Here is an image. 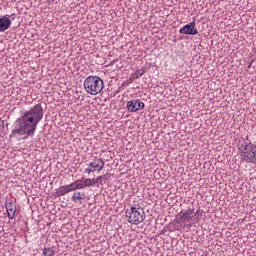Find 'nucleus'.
Here are the masks:
<instances>
[{"label": "nucleus", "mask_w": 256, "mask_h": 256, "mask_svg": "<svg viewBox=\"0 0 256 256\" xmlns=\"http://www.w3.org/2000/svg\"><path fill=\"white\" fill-rule=\"evenodd\" d=\"M41 119H43V106H41V104H36L30 110L25 111L16 120L12 135H26V137H33Z\"/></svg>", "instance_id": "obj_1"}, {"label": "nucleus", "mask_w": 256, "mask_h": 256, "mask_svg": "<svg viewBox=\"0 0 256 256\" xmlns=\"http://www.w3.org/2000/svg\"><path fill=\"white\" fill-rule=\"evenodd\" d=\"M236 147L241 163H252V165H256V144L251 142L249 135L241 137Z\"/></svg>", "instance_id": "obj_2"}, {"label": "nucleus", "mask_w": 256, "mask_h": 256, "mask_svg": "<svg viewBox=\"0 0 256 256\" xmlns=\"http://www.w3.org/2000/svg\"><path fill=\"white\" fill-rule=\"evenodd\" d=\"M105 83L99 76H88L84 80V89L88 95H99L103 91Z\"/></svg>", "instance_id": "obj_3"}, {"label": "nucleus", "mask_w": 256, "mask_h": 256, "mask_svg": "<svg viewBox=\"0 0 256 256\" xmlns=\"http://www.w3.org/2000/svg\"><path fill=\"white\" fill-rule=\"evenodd\" d=\"M125 218L131 225H139L145 221V210L140 206H132L125 211Z\"/></svg>", "instance_id": "obj_4"}, {"label": "nucleus", "mask_w": 256, "mask_h": 256, "mask_svg": "<svg viewBox=\"0 0 256 256\" xmlns=\"http://www.w3.org/2000/svg\"><path fill=\"white\" fill-rule=\"evenodd\" d=\"M195 217V209L189 208L187 211H181L175 216L174 223H177L178 225H181V227H185L186 223L188 229L193 227L191 224V220Z\"/></svg>", "instance_id": "obj_5"}, {"label": "nucleus", "mask_w": 256, "mask_h": 256, "mask_svg": "<svg viewBox=\"0 0 256 256\" xmlns=\"http://www.w3.org/2000/svg\"><path fill=\"white\" fill-rule=\"evenodd\" d=\"M90 168H86L84 173L87 175H91V173H95V171L101 172L105 167V161L101 158L94 157L93 161L88 164Z\"/></svg>", "instance_id": "obj_6"}, {"label": "nucleus", "mask_w": 256, "mask_h": 256, "mask_svg": "<svg viewBox=\"0 0 256 256\" xmlns=\"http://www.w3.org/2000/svg\"><path fill=\"white\" fill-rule=\"evenodd\" d=\"M77 190H78L77 189V184L74 181L71 184L60 186L56 190V195H58V197H63V195H67V193H71V192L77 191Z\"/></svg>", "instance_id": "obj_7"}, {"label": "nucleus", "mask_w": 256, "mask_h": 256, "mask_svg": "<svg viewBox=\"0 0 256 256\" xmlns=\"http://www.w3.org/2000/svg\"><path fill=\"white\" fill-rule=\"evenodd\" d=\"M179 33H180V35H199V30H197V28H195V20L184 25L179 30Z\"/></svg>", "instance_id": "obj_8"}, {"label": "nucleus", "mask_w": 256, "mask_h": 256, "mask_svg": "<svg viewBox=\"0 0 256 256\" xmlns=\"http://www.w3.org/2000/svg\"><path fill=\"white\" fill-rule=\"evenodd\" d=\"M5 207L7 210L8 218L15 219V214L17 213V205L14 204L13 199L7 197L5 199Z\"/></svg>", "instance_id": "obj_9"}, {"label": "nucleus", "mask_w": 256, "mask_h": 256, "mask_svg": "<svg viewBox=\"0 0 256 256\" xmlns=\"http://www.w3.org/2000/svg\"><path fill=\"white\" fill-rule=\"evenodd\" d=\"M126 107L128 111L135 113L137 111H141V109H145V103H143L141 100H130L127 102Z\"/></svg>", "instance_id": "obj_10"}, {"label": "nucleus", "mask_w": 256, "mask_h": 256, "mask_svg": "<svg viewBox=\"0 0 256 256\" xmlns=\"http://www.w3.org/2000/svg\"><path fill=\"white\" fill-rule=\"evenodd\" d=\"M78 190L85 189L87 187H95V178H82L75 181Z\"/></svg>", "instance_id": "obj_11"}, {"label": "nucleus", "mask_w": 256, "mask_h": 256, "mask_svg": "<svg viewBox=\"0 0 256 256\" xmlns=\"http://www.w3.org/2000/svg\"><path fill=\"white\" fill-rule=\"evenodd\" d=\"M9 27H11V20L9 19V15L0 18V32L7 31Z\"/></svg>", "instance_id": "obj_12"}, {"label": "nucleus", "mask_w": 256, "mask_h": 256, "mask_svg": "<svg viewBox=\"0 0 256 256\" xmlns=\"http://www.w3.org/2000/svg\"><path fill=\"white\" fill-rule=\"evenodd\" d=\"M86 195L85 193H81V192H74L71 198V201H73V203H77V201H83L86 199Z\"/></svg>", "instance_id": "obj_13"}, {"label": "nucleus", "mask_w": 256, "mask_h": 256, "mask_svg": "<svg viewBox=\"0 0 256 256\" xmlns=\"http://www.w3.org/2000/svg\"><path fill=\"white\" fill-rule=\"evenodd\" d=\"M55 255V249L53 248H44L43 249V256H54Z\"/></svg>", "instance_id": "obj_14"}, {"label": "nucleus", "mask_w": 256, "mask_h": 256, "mask_svg": "<svg viewBox=\"0 0 256 256\" xmlns=\"http://www.w3.org/2000/svg\"><path fill=\"white\" fill-rule=\"evenodd\" d=\"M145 75V68H142L133 73V79H139V77H143Z\"/></svg>", "instance_id": "obj_15"}, {"label": "nucleus", "mask_w": 256, "mask_h": 256, "mask_svg": "<svg viewBox=\"0 0 256 256\" xmlns=\"http://www.w3.org/2000/svg\"><path fill=\"white\" fill-rule=\"evenodd\" d=\"M97 183L99 185H103V177L98 176L96 179H94V185H97Z\"/></svg>", "instance_id": "obj_16"}, {"label": "nucleus", "mask_w": 256, "mask_h": 256, "mask_svg": "<svg viewBox=\"0 0 256 256\" xmlns=\"http://www.w3.org/2000/svg\"><path fill=\"white\" fill-rule=\"evenodd\" d=\"M101 177H102V181H108L109 180V174H104Z\"/></svg>", "instance_id": "obj_17"}, {"label": "nucleus", "mask_w": 256, "mask_h": 256, "mask_svg": "<svg viewBox=\"0 0 256 256\" xmlns=\"http://www.w3.org/2000/svg\"><path fill=\"white\" fill-rule=\"evenodd\" d=\"M0 127H5V121L2 118H0Z\"/></svg>", "instance_id": "obj_18"}, {"label": "nucleus", "mask_w": 256, "mask_h": 256, "mask_svg": "<svg viewBox=\"0 0 256 256\" xmlns=\"http://www.w3.org/2000/svg\"><path fill=\"white\" fill-rule=\"evenodd\" d=\"M133 81H135V79H133V74L130 77V83H133Z\"/></svg>", "instance_id": "obj_19"}, {"label": "nucleus", "mask_w": 256, "mask_h": 256, "mask_svg": "<svg viewBox=\"0 0 256 256\" xmlns=\"http://www.w3.org/2000/svg\"><path fill=\"white\" fill-rule=\"evenodd\" d=\"M248 69H251V64H250V65H248Z\"/></svg>", "instance_id": "obj_20"}, {"label": "nucleus", "mask_w": 256, "mask_h": 256, "mask_svg": "<svg viewBox=\"0 0 256 256\" xmlns=\"http://www.w3.org/2000/svg\"><path fill=\"white\" fill-rule=\"evenodd\" d=\"M11 17H15V14H12Z\"/></svg>", "instance_id": "obj_21"}]
</instances>
